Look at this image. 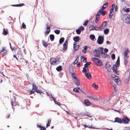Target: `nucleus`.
I'll list each match as a JSON object with an SVG mask.
<instances>
[{
  "label": "nucleus",
  "mask_w": 130,
  "mask_h": 130,
  "mask_svg": "<svg viewBox=\"0 0 130 130\" xmlns=\"http://www.w3.org/2000/svg\"><path fill=\"white\" fill-rule=\"evenodd\" d=\"M92 61L94 62V63H96V61L97 62L98 64H96V65L98 66H102L103 65V63L102 61L96 57L93 58L92 59Z\"/></svg>",
  "instance_id": "obj_1"
},
{
  "label": "nucleus",
  "mask_w": 130,
  "mask_h": 130,
  "mask_svg": "<svg viewBox=\"0 0 130 130\" xmlns=\"http://www.w3.org/2000/svg\"><path fill=\"white\" fill-rule=\"evenodd\" d=\"M123 17L125 19V22L127 24H130V15L129 14H125Z\"/></svg>",
  "instance_id": "obj_2"
},
{
  "label": "nucleus",
  "mask_w": 130,
  "mask_h": 130,
  "mask_svg": "<svg viewBox=\"0 0 130 130\" xmlns=\"http://www.w3.org/2000/svg\"><path fill=\"white\" fill-rule=\"evenodd\" d=\"M108 21H105L103 22L100 26L98 27L96 26L97 28H99L100 29V31L102 30V29H103L105 28L107 25V22H108Z\"/></svg>",
  "instance_id": "obj_3"
},
{
  "label": "nucleus",
  "mask_w": 130,
  "mask_h": 130,
  "mask_svg": "<svg viewBox=\"0 0 130 130\" xmlns=\"http://www.w3.org/2000/svg\"><path fill=\"white\" fill-rule=\"evenodd\" d=\"M50 61L51 64L56 65L57 64V62H60V61L57 60V59L55 58H51L50 60Z\"/></svg>",
  "instance_id": "obj_4"
},
{
  "label": "nucleus",
  "mask_w": 130,
  "mask_h": 130,
  "mask_svg": "<svg viewBox=\"0 0 130 130\" xmlns=\"http://www.w3.org/2000/svg\"><path fill=\"white\" fill-rule=\"evenodd\" d=\"M104 41V37L103 36H99L97 41V43L100 45L102 44L103 43Z\"/></svg>",
  "instance_id": "obj_5"
},
{
  "label": "nucleus",
  "mask_w": 130,
  "mask_h": 130,
  "mask_svg": "<svg viewBox=\"0 0 130 130\" xmlns=\"http://www.w3.org/2000/svg\"><path fill=\"white\" fill-rule=\"evenodd\" d=\"M122 120V123L124 124H127L130 121V119L128 117H123L121 119Z\"/></svg>",
  "instance_id": "obj_6"
},
{
  "label": "nucleus",
  "mask_w": 130,
  "mask_h": 130,
  "mask_svg": "<svg viewBox=\"0 0 130 130\" xmlns=\"http://www.w3.org/2000/svg\"><path fill=\"white\" fill-rule=\"evenodd\" d=\"M105 67L106 69L109 72L111 71V66L109 64V62L107 61L105 64Z\"/></svg>",
  "instance_id": "obj_7"
},
{
  "label": "nucleus",
  "mask_w": 130,
  "mask_h": 130,
  "mask_svg": "<svg viewBox=\"0 0 130 130\" xmlns=\"http://www.w3.org/2000/svg\"><path fill=\"white\" fill-rule=\"evenodd\" d=\"M96 26H94L93 24L89 26V28H91V29H90L89 30L90 31H91L92 30H101L100 28H96Z\"/></svg>",
  "instance_id": "obj_8"
},
{
  "label": "nucleus",
  "mask_w": 130,
  "mask_h": 130,
  "mask_svg": "<svg viewBox=\"0 0 130 130\" xmlns=\"http://www.w3.org/2000/svg\"><path fill=\"white\" fill-rule=\"evenodd\" d=\"M111 121L114 122H117L120 124L122 123V120L121 118L118 117H116L115 118L114 121L112 120H111Z\"/></svg>",
  "instance_id": "obj_9"
},
{
  "label": "nucleus",
  "mask_w": 130,
  "mask_h": 130,
  "mask_svg": "<svg viewBox=\"0 0 130 130\" xmlns=\"http://www.w3.org/2000/svg\"><path fill=\"white\" fill-rule=\"evenodd\" d=\"M94 51L95 52V53L94 54V56L100 58V51H99V50L95 49Z\"/></svg>",
  "instance_id": "obj_10"
},
{
  "label": "nucleus",
  "mask_w": 130,
  "mask_h": 130,
  "mask_svg": "<svg viewBox=\"0 0 130 130\" xmlns=\"http://www.w3.org/2000/svg\"><path fill=\"white\" fill-rule=\"evenodd\" d=\"M76 44H75V43H73V51H74V52H73V54H74L75 51L78 50L79 47V45H76Z\"/></svg>",
  "instance_id": "obj_11"
},
{
  "label": "nucleus",
  "mask_w": 130,
  "mask_h": 130,
  "mask_svg": "<svg viewBox=\"0 0 130 130\" xmlns=\"http://www.w3.org/2000/svg\"><path fill=\"white\" fill-rule=\"evenodd\" d=\"M112 69L113 70V72L115 74L117 75H119V72L117 70V68L115 67L113 68L112 67Z\"/></svg>",
  "instance_id": "obj_12"
},
{
  "label": "nucleus",
  "mask_w": 130,
  "mask_h": 130,
  "mask_svg": "<svg viewBox=\"0 0 130 130\" xmlns=\"http://www.w3.org/2000/svg\"><path fill=\"white\" fill-rule=\"evenodd\" d=\"M130 52V51L128 50V48L124 52V56L125 57H126V59H127L128 58V54Z\"/></svg>",
  "instance_id": "obj_13"
},
{
  "label": "nucleus",
  "mask_w": 130,
  "mask_h": 130,
  "mask_svg": "<svg viewBox=\"0 0 130 130\" xmlns=\"http://www.w3.org/2000/svg\"><path fill=\"white\" fill-rule=\"evenodd\" d=\"M73 40L74 41V43H75V44H77V42H78L79 40V37L78 36H76L74 37L73 38Z\"/></svg>",
  "instance_id": "obj_14"
},
{
  "label": "nucleus",
  "mask_w": 130,
  "mask_h": 130,
  "mask_svg": "<svg viewBox=\"0 0 130 130\" xmlns=\"http://www.w3.org/2000/svg\"><path fill=\"white\" fill-rule=\"evenodd\" d=\"M84 103L86 106H88L91 104V103L88 99H85L84 100Z\"/></svg>",
  "instance_id": "obj_15"
},
{
  "label": "nucleus",
  "mask_w": 130,
  "mask_h": 130,
  "mask_svg": "<svg viewBox=\"0 0 130 130\" xmlns=\"http://www.w3.org/2000/svg\"><path fill=\"white\" fill-rule=\"evenodd\" d=\"M120 65V61H119V59L117 60L115 64L113 65V68H117Z\"/></svg>",
  "instance_id": "obj_16"
},
{
  "label": "nucleus",
  "mask_w": 130,
  "mask_h": 130,
  "mask_svg": "<svg viewBox=\"0 0 130 130\" xmlns=\"http://www.w3.org/2000/svg\"><path fill=\"white\" fill-rule=\"evenodd\" d=\"M108 2H106L102 6V8L101 9V10H103L107 7L108 6Z\"/></svg>",
  "instance_id": "obj_17"
},
{
  "label": "nucleus",
  "mask_w": 130,
  "mask_h": 130,
  "mask_svg": "<svg viewBox=\"0 0 130 130\" xmlns=\"http://www.w3.org/2000/svg\"><path fill=\"white\" fill-rule=\"evenodd\" d=\"M85 75L86 76V77L88 79H90L91 78V74L89 72H85Z\"/></svg>",
  "instance_id": "obj_18"
},
{
  "label": "nucleus",
  "mask_w": 130,
  "mask_h": 130,
  "mask_svg": "<svg viewBox=\"0 0 130 130\" xmlns=\"http://www.w3.org/2000/svg\"><path fill=\"white\" fill-rule=\"evenodd\" d=\"M99 12H100V14H101L103 16H104L107 13V12L106 11L103 10H101V9L99 10Z\"/></svg>",
  "instance_id": "obj_19"
},
{
  "label": "nucleus",
  "mask_w": 130,
  "mask_h": 130,
  "mask_svg": "<svg viewBox=\"0 0 130 130\" xmlns=\"http://www.w3.org/2000/svg\"><path fill=\"white\" fill-rule=\"evenodd\" d=\"M111 8L109 10V12L110 13H112L115 8V4H113L111 5Z\"/></svg>",
  "instance_id": "obj_20"
},
{
  "label": "nucleus",
  "mask_w": 130,
  "mask_h": 130,
  "mask_svg": "<svg viewBox=\"0 0 130 130\" xmlns=\"http://www.w3.org/2000/svg\"><path fill=\"white\" fill-rule=\"evenodd\" d=\"M90 62H87L84 65V67L85 68H88L90 67V65L91 64Z\"/></svg>",
  "instance_id": "obj_21"
},
{
  "label": "nucleus",
  "mask_w": 130,
  "mask_h": 130,
  "mask_svg": "<svg viewBox=\"0 0 130 130\" xmlns=\"http://www.w3.org/2000/svg\"><path fill=\"white\" fill-rule=\"evenodd\" d=\"M62 69V66L60 65L58 66L56 68V70L60 72L61 71Z\"/></svg>",
  "instance_id": "obj_22"
},
{
  "label": "nucleus",
  "mask_w": 130,
  "mask_h": 130,
  "mask_svg": "<svg viewBox=\"0 0 130 130\" xmlns=\"http://www.w3.org/2000/svg\"><path fill=\"white\" fill-rule=\"evenodd\" d=\"M90 39L92 41H94L95 37L93 34H91L89 36Z\"/></svg>",
  "instance_id": "obj_23"
},
{
  "label": "nucleus",
  "mask_w": 130,
  "mask_h": 130,
  "mask_svg": "<svg viewBox=\"0 0 130 130\" xmlns=\"http://www.w3.org/2000/svg\"><path fill=\"white\" fill-rule=\"evenodd\" d=\"M64 40V37L61 38L59 41V43L60 44H62Z\"/></svg>",
  "instance_id": "obj_24"
},
{
  "label": "nucleus",
  "mask_w": 130,
  "mask_h": 130,
  "mask_svg": "<svg viewBox=\"0 0 130 130\" xmlns=\"http://www.w3.org/2000/svg\"><path fill=\"white\" fill-rule=\"evenodd\" d=\"M74 83L77 86H79L80 85V81L78 79L75 80Z\"/></svg>",
  "instance_id": "obj_25"
},
{
  "label": "nucleus",
  "mask_w": 130,
  "mask_h": 130,
  "mask_svg": "<svg viewBox=\"0 0 130 130\" xmlns=\"http://www.w3.org/2000/svg\"><path fill=\"white\" fill-rule=\"evenodd\" d=\"M50 40L51 41H53L54 39L55 36L54 35L51 34L50 35Z\"/></svg>",
  "instance_id": "obj_26"
},
{
  "label": "nucleus",
  "mask_w": 130,
  "mask_h": 130,
  "mask_svg": "<svg viewBox=\"0 0 130 130\" xmlns=\"http://www.w3.org/2000/svg\"><path fill=\"white\" fill-rule=\"evenodd\" d=\"M38 88L36 85L34 84H32V90L35 91Z\"/></svg>",
  "instance_id": "obj_27"
},
{
  "label": "nucleus",
  "mask_w": 130,
  "mask_h": 130,
  "mask_svg": "<svg viewBox=\"0 0 130 130\" xmlns=\"http://www.w3.org/2000/svg\"><path fill=\"white\" fill-rule=\"evenodd\" d=\"M122 10L126 12H128L130 11V8H127L126 9H125L124 7H123L122 9Z\"/></svg>",
  "instance_id": "obj_28"
},
{
  "label": "nucleus",
  "mask_w": 130,
  "mask_h": 130,
  "mask_svg": "<svg viewBox=\"0 0 130 130\" xmlns=\"http://www.w3.org/2000/svg\"><path fill=\"white\" fill-rule=\"evenodd\" d=\"M42 43L43 45L45 47H47L48 44L47 42H45L43 40L42 41Z\"/></svg>",
  "instance_id": "obj_29"
},
{
  "label": "nucleus",
  "mask_w": 130,
  "mask_h": 130,
  "mask_svg": "<svg viewBox=\"0 0 130 130\" xmlns=\"http://www.w3.org/2000/svg\"><path fill=\"white\" fill-rule=\"evenodd\" d=\"M109 29L108 28H106L104 30V32L105 35L107 34L109 31Z\"/></svg>",
  "instance_id": "obj_30"
},
{
  "label": "nucleus",
  "mask_w": 130,
  "mask_h": 130,
  "mask_svg": "<svg viewBox=\"0 0 130 130\" xmlns=\"http://www.w3.org/2000/svg\"><path fill=\"white\" fill-rule=\"evenodd\" d=\"M70 69H71L72 70H70V69L69 70V71L70 72H71L70 71L72 70V71H73V72L71 74V76L72 77H73L74 76H75V74L74 73V70H73V67H71V68H70Z\"/></svg>",
  "instance_id": "obj_31"
},
{
  "label": "nucleus",
  "mask_w": 130,
  "mask_h": 130,
  "mask_svg": "<svg viewBox=\"0 0 130 130\" xmlns=\"http://www.w3.org/2000/svg\"><path fill=\"white\" fill-rule=\"evenodd\" d=\"M68 45L63 44V50H66L68 48Z\"/></svg>",
  "instance_id": "obj_32"
},
{
  "label": "nucleus",
  "mask_w": 130,
  "mask_h": 130,
  "mask_svg": "<svg viewBox=\"0 0 130 130\" xmlns=\"http://www.w3.org/2000/svg\"><path fill=\"white\" fill-rule=\"evenodd\" d=\"M89 69L88 68H86L85 67H83V70H82V71L83 73H85L87 72H88L89 71Z\"/></svg>",
  "instance_id": "obj_33"
},
{
  "label": "nucleus",
  "mask_w": 130,
  "mask_h": 130,
  "mask_svg": "<svg viewBox=\"0 0 130 130\" xmlns=\"http://www.w3.org/2000/svg\"><path fill=\"white\" fill-rule=\"evenodd\" d=\"M8 32L5 29V28L3 29V34L5 36L6 35L8 34Z\"/></svg>",
  "instance_id": "obj_34"
},
{
  "label": "nucleus",
  "mask_w": 130,
  "mask_h": 130,
  "mask_svg": "<svg viewBox=\"0 0 130 130\" xmlns=\"http://www.w3.org/2000/svg\"><path fill=\"white\" fill-rule=\"evenodd\" d=\"M27 91H28V92H29V95H31L32 93H34V92H35V91H34L32 90V89L31 90H27Z\"/></svg>",
  "instance_id": "obj_35"
},
{
  "label": "nucleus",
  "mask_w": 130,
  "mask_h": 130,
  "mask_svg": "<svg viewBox=\"0 0 130 130\" xmlns=\"http://www.w3.org/2000/svg\"><path fill=\"white\" fill-rule=\"evenodd\" d=\"M54 32L56 34L58 35L60 33V30L59 29H56L54 30Z\"/></svg>",
  "instance_id": "obj_36"
},
{
  "label": "nucleus",
  "mask_w": 130,
  "mask_h": 130,
  "mask_svg": "<svg viewBox=\"0 0 130 130\" xmlns=\"http://www.w3.org/2000/svg\"><path fill=\"white\" fill-rule=\"evenodd\" d=\"M76 32L77 34H80L81 32V30H80L78 28L76 30Z\"/></svg>",
  "instance_id": "obj_37"
},
{
  "label": "nucleus",
  "mask_w": 130,
  "mask_h": 130,
  "mask_svg": "<svg viewBox=\"0 0 130 130\" xmlns=\"http://www.w3.org/2000/svg\"><path fill=\"white\" fill-rule=\"evenodd\" d=\"M46 25L47 26V27L46 28V29L47 30H49V29H50L51 25L50 24H49L48 23L46 24Z\"/></svg>",
  "instance_id": "obj_38"
},
{
  "label": "nucleus",
  "mask_w": 130,
  "mask_h": 130,
  "mask_svg": "<svg viewBox=\"0 0 130 130\" xmlns=\"http://www.w3.org/2000/svg\"><path fill=\"white\" fill-rule=\"evenodd\" d=\"M63 74V73L62 72H59L58 74V76L60 78H61Z\"/></svg>",
  "instance_id": "obj_39"
},
{
  "label": "nucleus",
  "mask_w": 130,
  "mask_h": 130,
  "mask_svg": "<svg viewBox=\"0 0 130 130\" xmlns=\"http://www.w3.org/2000/svg\"><path fill=\"white\" fill-rule=\"evenodd\" d=\"M111 58L112 60H113L115 58V54H111Z\"/></svg>",
  "instance_id": "obj_40"
},
{
  "label": "nucleus",
  "mask_w": 130,
  "mask_h": 130,
  "mask_svg": "<svg viewBox=\"0 0 130 130\" xmlns=\"http://www.w3.org/2000/svg\"><path fill=\"white\" fill-rule=\"evenodd\" d=\"M88 21L87 20H86L84 21V22L83 24L84 26H86L87 25L88 23Z\"/></svg>",
  "instance_id": "obj_41"
},
{
  "label": "nucleus",
  "mask_w": 130,
  "mask_h": 130,
  "mask_svg": "<svg viewBox=\"0 0 130 130\" xmlns=\"http://www.w3.org/2000/svg\"><path fill=\"white\" fill-rule=\"evenodd\" d=\"M46 93L47 96H49L52 99V97H53V96L52 93H51L50 94H49L47 92H46Z\"/></svg>",
  "instance_id": "obj_42"
},
{
  "label": "nucleus",
  "mask_w": 130,
  "mask_h": 130,
  "mask_svg": "<svg viewBox=\"0 0 130 130\" xmlns=\"http://www.w3.org/2000/svg\"><path fill=\"white\" fill-rule=\"evenodd\" d=\"M127 59L125 57H124V63L125 66L127 65Z\"/></svg>",
  "instance_id": "obj_43"
},
{
  "label": "nucleus",
  "mask_w": 130,
  "mask_h": 130,
  "mask_svg": "<svg viewBox=\"0 0 130 130\" xmlns=\"http://www.w3.org/2000/svg\"><path fill=\"white\" fill-rule=\"evenodd\" d=\"M73 90L76 93H79V91L77 89V88H76L73 89Z\"/></svg>",
  "instance_id": "obj_44"
},
{
  "label": "nucleus",
  "mask_w": 130,
  "mask_h": 130,
  "mask_svg": "<svg viewBox=\"0 0 130 130\" xmlns=\"http://www.w3.org/2000/svg\"><path fill=\"white\" fill-rule=\"evenodd\" d=\"M100 12H99V11L97 14L96 15V18H100V14H100V13H99Z\"/></svg>",
  "instance_id": "obj_45"
},
{
  "label": "nucleus",
  "mask_w": 130,
  "mask_h": 130,
  "mask_svg": "<svg viewBox=\"0 0 130 130\" xmlns=\"http://www.w3.org/2000/svg\"><path fill=\"white\" fill-rule=\"evenodd\" d=\"M22 27L24 29L26 28V25L24 23H23L22 25Z\"/></svg>",
  "instance_id": "obj_46"
},
{
  "label": "nucleus",
  "mask_w": 130,
  "mask_h": 130,
  "mask_svg": "<svg viewBox=\"0 0 130 130\" xmlns=\"http://www.w3.org/2000/svg\"><path fill=\"white\" fill-rule=\"evenodd\" d=\"M92 86L93 87L96 88H97L98 87V85H96L95 83H93L92 84Z\"/></svg>",
  "instance_id": "obj_47"
},
{
  "label": "nucleus",
  "mask_w": 130,
  "mask_h": 130,
  "mask_svg": "<svg viewBox=\"0 0 130 130\" xmlns=\"http://www.w3.org/2000/svg\"><path fill=\"white\" fill-rule=\"evenodd\" d=\"M118 78H115L114 79V81L118 85H120V84L121 83H119V84H118Z\"/></svg>",
  "instance_id": "obj_48"
},
{
  "label": "nucleus",
  "mask_w": 130,
  "mask_h": 130,
  "mask_svg": "<svg viewBox=\"0 0 130 130\" xmlns=\"http://www.w3.org/2000/svg\"><path fill=\"white\" fill-rule=\"evenodd\" d=\"M78 28L81 30V31H83L85 29L84 27L82 26H80Z\"/></svg>",
  "instance_id": "obj_49"
},
{
  "label": "nucleus",
  "mask_w": 130,
  "mask_h": 130,
  "mask_svg": "<svg viewBox=\"0 0 130 130\" xmlns=\"http://www.w3.org/2000/svg\"><path fill=\"white\" fill-rule=\"evenodd\" d=\"M36 92H37V93H41L43 92L41 91V90H39L37 89L36 91Z\"/></svg>",
  "instance_id": "obj_50"
},
{
  "label": "nucleus",
  "mask_w": 130,
  "mask_h": 130,
  "mask_svg": "<svg viewBox=\"0 0 130 130\" xmlns=\"http://www.w3.org/2000/svg\"><path fill=\"white\" fill-rule=\"evenodd\" d=\"M113 15V14L112 13H110V12L109 14V19H111Z\"/></svg>",
  "instance_id": "obj_51"
},
{
  "label": "nucleus",
  "mask_w": 130,
  "mask_h": 130,
  "mask_svg": "<svg viewBox=\"0 0 130 130\" xmlns=\"http://www.w3.org/2000/svg\"><path fill=\"white\" fill-rule=\"evenodd\" d=\"M87 127L89 128H92V129H99L100 128H96L95 127H92V125L90 126H88Z\"/></svg>",
  "instance_id": "obj_52"
},
{
  "label": "nucleus",
  "mask_w": 130,
  "mask_h": 130,
  "mask_svg": "<svg viewBox=\"0 0 130 130\" xmlns=\"http://www.w3.org/2000/svg\"><path fill=\"white\" fill-rule=\"evenodd\" d=\"M84 115L86 116L89 117L91 118L92 117V116L90 115H88L87 114V113L84 112Z\"/></svg>",
  "instance_id": "obj_53"
},
{
  "label": "nucleus",
  "mask_w": 130,
  "mask_h": 130,
  "mask_svg": "<svg viewBox=\"0 0 130 130\" xmlns=\"http://www.w3.org/2000/svg\"><path fill=\"white\" fill-rule=\"evenodd\" d=\"M52 99L53 100L54 103L56 104H58V102L56 101V100L55 99V98H54L53 97H52Z\"/></svg>",
  "instance_id": "obj_54"
},
{
  "label": "nucleus",
  "mask_w": 130,
  "mask_h": 130,
  "mask_svg": "<svg viewBox=\"0 0 130 130\" xmlns=\"http://www.w3.org/2000/svg\"><path fill=\"white\" fill-rule=\"evenodd\" d=\"M7 52L6 51L5 52L3 53L2 54V55L3 56V57L4 56L7 55Z\"/></svg>",
  "instance_id": "obj_55"
},
{
  "label": "nucleus",
  "mask_w": 130,
  "mask_h": 130,
  "mask_svg": "<svg viewBox=\"0 0 130 130\" xmlns=\"http://www.w3.org/2000/svg\"><path fill=\"white\" fill-rule=\"evenodd\" d=\"M50 31V29L47 30L45 31V33L47 35H48Z\"/></svg>",
  "instance_id": "obj_56"
},
{
  "label": "nucleus",
  "mask_w": 130,
  "mask_h": 130,
  "mask_svg": "<svg viewBox=\"0 0 130 130\" xmlns=\"http://www.w3.org/2000/svg\"><path fill=\"white\" fill-rule=\"evenodd\" d=\"M5 47H2V49L1 50L0 54H1L3 52H4L5 51Z\"/></svg>",
  "instance_id": "obj_57"
},
{
  "label": "nucleus",
  "mask_w": 130,
  "mask_h": 130,
  "mask_svg": "<svg viewBox=\"0 0 130 130\" xmlns=\"http://www.w3.org/2000/svg\"><path fill=\"white\" fill-rule=\"evenodd\" d=\"M99 48L100 49V50H99V51L100 52H102L103 51L104 48L103 47H99Z\"/></svg>",
  "instance_id": "obj_58"
},
{
  "label": "nucleus",
  "mask_w": 130,
  "mask_h": 130,
  "mask_svg": "<svg viewBox=\"0 0 130 130\" xmlns=\"http://www.w3.org/2000/svg\"><path fill=\"white\" fill-rule=\"evenodd\" d=\"M18 7H21L22 6H24L25 5L23 3H21L19 4H18Z\"/></svg>",
  "instance_id": "obj_59"
},
{
  "label": "nucleus",
  "mask_w": 130,
  "mask_h": 130,
  "mask_svg": "<svg viewBox=\"0 0 130 130\" xmlns=\"http://www.w3.org/2000/svg\"><path fill=\"white\" fill-rule=\"evenodd\" d=\"M118 8V7L117 5H116V6H115V11H117V10Z\"/></svg>",
  "instance_id": "obj_60"
},
{
  "label": "nucleus",
  "mask_w": 130,
  "mask_h": 130,
  "mask_svg": "<svg viewBox=\"0 0 130 130\" xmlns=\"http://www.w3.org/2000/svg\"><path fill=\"white\" fill-rule=\"evenodd\" d=\"M25 60L23 58H21L20 59V62H23L25 61Z\"/></svg>",
  "instance_id": "obj_61"
},
{
  "label": "nucleus",
  "mask_w": 130,
  "mask_h": 130,
  "mask_svg": "<svg viewBox=\"0 0 130 130\" xmlns=\"http://www.w3.org/2000/svg\"><path fill=\"white\" fill-rule=\"evenodd\" d=\"M87 58L86 57L84 58L83 59V62L84 63H86L87 62Z\"/></svg>",
  "instance_id": "obj_62"
},
{
  "label": "nucleus",
  "mask_w": 130,
  "mask_h": 130,
  "mask_svg": "<svg viewBox=\"0 0 130 130\" xmlns=\"http://www.w3.org/2000/svg\"><path fill=\"white\" fill-rule=\"evenodd\" d=\"M40 129V130H46L45 127L43 126V127H42V128H41Z\"/></svg>",
  "instance_id": "obj_63"
},
{
  "label": "nucleus",
  "mask_w": 130,
  "mask_h": 130,
  "mask_svg": "<svg viewBox=\"0 0 130 130\" xmlns=\"http://www.w3.org/2000/svg\"><path fill=\"white\" fill-rule=\"evenodd\" d=\"M125 128L124 130H130V127H125Z\"/></svg>",
  "instance_id": "obj_64"
}]
</instances>
